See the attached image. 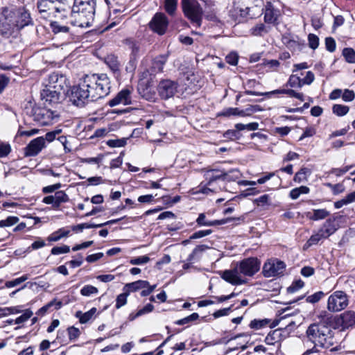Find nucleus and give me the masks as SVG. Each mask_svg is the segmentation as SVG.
<instances>
[{
  "label": "nucleus",
  "instance_id": "nucleus-15",
  "mask_svg": "<svg viewBox=\"0 0 355 355\" xmlns=\"http://www.w3.org/2000/svg\"><path fill=\"white\" fill-rule=\"evenodd\" d=\"M61 97V92L52 89L44 88L41 92V98L44 101V105L47 107L59 103Z\"/></svg>",
  "mask_w": 355,
  "mask_h": 355
},
{
  "label": "nucleus",
  "instance_id": "nucleus-1",
  "mask_svg": "<svg viewBox=\"0 0 355 355\" xmlns=\"http://www.w3.org/2000/svg\"><path fill=\"white\" fill-rule=\"evenodd\" d=\"M110 92V80L107 74L94 73L85 76L76 85L71 87V101L77 106H83L89 101L103 98Z\"/></svg>",
  "mask_w": 355,
  "mask_h": 355
},
{
  "label": "nucleus",
  "instance_id": "nucleus-44",
  "mask_svg": "<svg viewBox=\"0 0 355 355\" xmlns=\"http://www.w3.org/2000/svg\"><path fill=\"white\" fill-rule=\"evenodd\" d=\"M33 311L30 309H26L23 314L15 320V324H22L26 322L32 315Z\"/></svg>",
  "mask_w": 355,
  "mask_h": 355
},
{
  "label": "nucleus",
  "instance_id": "nucleus-30",
  "mask_svg": "<svg viewBox=\"0 0 355 355\" xmlns=\"http://www.w3.org/2000/svg\"><path fill=\"white\" fill-rule=\"evenodd\" d=\"M105 62L112 71L116 72L119 71L120 64L118 61L117 57L115 55H108L105 58Z\"/></svg>",
  "mask_w": 355,
  "mask_h": 355
},
{
  "label": "nucleus",
  "instance_id": "nucleus-24",
  "mask_svg": "<svg viewBox=\"0 0 355 355\" xmlns=\"http://www.w3.org/2000/svg\"><path fill=\"white\" fill-rule=\"evenodd\" d=\"M167 60V56L161 55L156 57L152 64L151 70L153 73L161 72L163 70L164 66Z\"/></svg>",
  "mask_w": 355,
  "mask_h": 355
},
{
  "label": "nucleus",
  "instance_id": "nucleus-11",
  "mask_svg": "<svg viewBox=\"0 0 355 355\" xmlns=\"http://www.w3.org/2000/svg\"><path fill=\"white\" fill-rule=\"evenodd\" d=\"M178 85L176 82L171 80H163L159 82L157 91L162 99H168L173 97L178 92Z\"/></svg>",
  "mask_w": 355,
  "mask_h": 355
},
{
  "label": "nucleus",
  "instance_id": "nucleus-37",
  "mask_svg": "<svg viewBox=\"0 0 355 355\" xmlns=\"http://www.w3.org/2000/svg\"><path fill=\"white\" fill-rule=\"evenodd\" d=\"M130 294L127 292V291H123V293L119 294L116 299V304L115 307L117 309H119L122 306L126 304L127 298Z\"/></svg>",
  "mask_w": 355,
  "mask_h": 355
},
{
  "label": "nucleus",
  "instance_id": "nucleus-28",
  "mask_svg": "<svg viewBox=\"0 0 355 355\" xmlns=\"http://www.w3.org/2000/svg\"><path fill=\"white\" fill-rule=\"evenodd\" d=\"M209 248V247L207 245H200L196 246L193 250L192 252L189 255L187 258V261L192 262L196 259H198L200 257V255Z\"/></svg>",
  "mask_w": 355,
  "mask_h": 355
},
{
  "label": "nucleus",
  "instance_id": "nucleus-54",
  "mask_svg": "<svg viewBox=\"0 0 355 355\" xmlns=\"http://www.w3.org/2000/svg\"><path fill=\"white\" fill-rule=\"evenodd\" d=\"M211 230H199L194 232L192 235L190 236V239H200L205 236H207L212 233Z\"/></svg>",
  "mask_w": 355,
  "mask_h": 355
},
{
  "label": "nucleus",
  "instance_id": "nucleus-13",
  "mask_svg": "<svg viewBox=\"0 0 355 355\" xmlns=\"http://www.w3.org/2000/svg\"><path fill=\"white\" fill-rule=\"evenodd\" d=\"M264 21L267 24H278L279 19L282 16V12L279 9L275 8V6L270 1L266 2L264 10Z\"/></svg>",
  "mask_w": 355,
  "mask_h": 355
},
{
  "label": "nucleus",
  "instance_id": "nucleus-3",
  "mask_svg": "<svg viewBox=\"0 0 355 355\" xmlns=\"http://www.w3.org/2000/svg\"><path fill=\"white\" fill-rule=\"evenodd\" d=\"M2 16L4 20H0V31L6 35H11L15 28H22L31 22L30 14L24 8H6Z\"/></svg>",
  "mask_w": 355,
  "mask_h": 355
},
{
  "label": "nucleus",
  "instance_id": "nucleus-34",
  "mask_svg": "<svg viewBox=\"0 0 355 355\" xmlns=\"http://www.w3.org/2000/svg\"><path fill=\"white\" fill-rule=\"evenodd\" d=\"M349 107L347 105L340 104H335L332 107V112L338 116H345L348 113Z\"/></svg>",
  "mask_w": 355,
  "mask_h": 355
},
{
  "label": "nucleus",
  "instance_id": "nucleus-33",
  "mask_svg": "<svg viewBox=\"0 0 355 355\" xmlns=\"http://www.w3.org/2000/svg\"><path fill=\"white\" fill-rule=\"evenodd\" d=\"M80 293L83 296L90 297L92 295H97L98 293V289L92 285L88 284L84 286L81 288Z\"/></svg>",
  "mask_w": 355,
  "mask_h": 355
},
{
  "label": "nucleus",
  "instance_id": "nucleus-39",
  "mask_svg": "<svg viewBox=\"0 0 355 355\" xmlns=\"http://www.w3.org/2000/svg\"><path fill=\"white\" fill-rule=\"evenodd\" d=\"M270 320L268 319H262V320H257L254 319L252 320L250 323V327L251 329H260L266 325L269 324Z\"/></svg>",
  "mask_w": 355,
  "mask_h": 355
},
{
  "label": "nucleus",
  "instance_id": "nucleus-58",
  "mask_svg": "<svg viewBox=\"0 0 355 355\" xmlns=\"http://www.w3.org/2000/svg\"><path fill=\"white\" fill-rule=\"evenodd\" d=\"M309 45L313 49H315L319 45V38L314 34H309L308 36Z\"/></svg>",
  "mask_w": 355,
  "mask_h": 355
},
{
  "label": "nucleus",
  "instance_id": "nucleus-57",
  "mask_svg": "<svg viewBox=\"0 0 355 355\" xmlns=\"http://www.w3.org/2000/svg\"><path fill=\"white\" fill-rule=\"evenodd\" d=\"M342 98L345 102H351L355 98V93L352 90L346 89L343 92Z\"/></svg>",
  "mask_w": 355,
  "mask_h": 355
},
{
  "label": "nucleus",
  "instance_id": "nucleus-7",
  "mask_svg": "<svg viewBox=\"0 0 355 355\" xmlns=\"http://www.w3.org/2000/svg\"><path fill=\"white\" fill-rule=\"evenodd\" d=\"M349 304L347 294L341 291L334 292L328 298L327 309L331 312H338L345 309Z\"/></svg>",
  "mask_w": 355,
  "mask_h": 355
},
{
  "label": "nucleus",
  "instance_id": "nucleus-52",
  "mask_svg": "<svg viewBox=\"0 0 355 355\" xmlns=\"http://www.w3.org/2000/svg\"><path fill=\"white\" fill-rule=\"evenodd\" d=\"M270 196L268 194H264L257 198H256L254 202L258 205V206H265V205H269L270 204Z\"/></svg>",
  "mask_w": 355,
  "mask_h": 355
},
{
  "label": "nucleus",
  "instance_id": "nucleus-2",
  "mask_svg": "<svg viewBox=\"0 0 355 355\" xmlns=\"http://www.w3.org/2000/svg\"><path fill=\"white\" fill-rule=\"evenodd\" d=\"M261 261L256 257H249L236 263L231 270L223 272L221 277L232 285H241L246 283L242 275L252 277L260 269Z\"/></svg>",
  "mask_w": 355,
  "mask_h": 355
},
{
  "label": "nucleus",
  "instance_id": "nucleus-18",
  "mask_svg": "<svg viewBox=\"0 0 355 355\" xmlns=\"http://www.w3.org/2000/svg\"><path fill=\"white\" fill-rule=\"evenodd\" d=\"M131 91L128 89H122L117 95L110 100L108 105L110 107H114L120 104L126 105L131 103L130 98Z\"/></svg>",
  "mask_w": 355,
  "mask_h": 355
},
{
  "label": "nucleus",
  "instance_id": "nucleus-22",
  "mask_svg": "<svg viewBox=\"0 0 355 355\" xmlns=\"http://www.w3.org/2000/svg\"><path fill=\"white\" fill-rule=\"evenodd\" d=\"M149 286V282L145 280H138L132 283L126 284L123 290L127 291L130 294L131 292H135L142 288H146Z\"/></svg>",
  "mask_w": 355,
  "mask_h": 355
},
{
  "label": "nucleus",
  "instance_id": "nucleus-5",
  "mask_svg": "<svg viewBox=\"0 0 355 355\" xmlns=\"http://www.w3.org/2000/svg\"><path fill=\"white\" fill-rule=\"evenodd\" d=\"M182 8L184 15L198 26L201 25L203 10L197 0H182Z\"/></svg>",
  "mask_w": 355,
  "mask_h": 355
},
{
  "label": "nucleus",
  "instance_id": "nucleus-48",
  "mask_svg": "<svg viewBox=\"0 0 355 355\" xmlns=\"http://www.w3.org/2000/svg\"><path fill=\"white\" fill-rule=\"evenodd\" d=\"M107 144L112 148L123 147L126 144V139H110L107 141Z\"/></svg>",
  "mask_w": 355,
  "mask_h": 355
},
{
  "label": "nucleus",
  "instance_id": "nucleus-59",
  "mask_svg": "<svg viewBox=\"0 0 355 355\" xmlns=\"http://www.w3.org/2000/svg\"><path fill=\"white\" fill-rule=\"evenodd\" d=\"M315 79V76L313 73L311 71H309L306 73V76L304 78H301V82L302 86L304 85H311Z\"/></svg>",
  "mask_w": 355,
  "mask_h": 355
},
{
  "label": "nucleus",
  "instance_id": "nucleus-16",
  "mask_svg": "<svg viewBox=\"0 0 355 355\" xmlns=\"http://www.w3.org/2000/svg\"><path fill=\"white\" fill-rule=\"evenodd\" d=\"M45 144L43 137H39L33 139L25 148V155L28 157L36 156L45 147Z\"/></svg>",
  "mask_w": 355,
  "mask_h": 355
},
{
  "label": "nucleus",
  "instance_id": "nucleus-17",
  "mask_svg": "<svg viewBox=\"0 0 355 355\" xmlns=\"http://www.w3.org/2000/svg\"><path fill=\"white\" fill-rule=\"evenodd\" d=\"M69 200V196L64 191H59L55 192L54 195L44 197L42 202L47 205H52L53 208L58 209L61 203L67 202Z\"/></svg>",
  "mask_w": 355,
  "mask_h": 355
},
{
  "label": "nucleus",
  "instance_id": "nucleus-53",
  "mask_svg": "<svg viewBox=\"0 0 355 355\" xmlns=\"http://www.w3.org/2000/svg\"><path fill=\"white\" fill-rule=\"evenodd\" d=\"M324 296V293L322 291H318L313 295L308 296L306 298V302L314 304L320 301V299H322Z\"/></svg>",
  "mask_w": 355,
  "mask_h": 355
},
{
  "label": "nucleus",
  "instance_id": "nucleus-23",
  "mask_svg": "<svg viewBox=\"0 0 355 355\" xmlns=\"http://www.w3.org/2000/svg\"><path fill=\"white\" fill-rule=\"evenodd\" d=\"M320 230L328 238L332 235L337 230L336 221L334 219L327 220Z\"/></svg>",
  "mask_w": 355,
  "mask_h": 355
},
{
  "label": "nucleus",
  "instance_id": "nucleus-45",
  "mask_svg": "<svg viewBox=\"0 0 355 355\" xmlns=\"http://www.w3.org/2000/svg\"><path fill=\"white\" fill-rule=\"evenodd\" d=\"M19 221V218L17 216H8L5 220H0V227H10Z\"/></svg>",
  "mask_w": 355,
  "mask_h": 355
},
{
  "label": "nucleus",
  "instance_id": "nucleus-62",
  "mask_svg": "<svg viewBox=\"0 0 355 355\" xmlns=\"http://www.w3.org/2000/svg\"><path fill=\"white\" fill-rule=\"evenodd\" d=\"M232 306L228 307V308H225V309H219L216 311H215L212 315L214 318H218L220 317H222V316H225V315H229L230 312L232 310Z\"/></svg>",
  "mask_w": 355,
  "mask_h": 355
},
{
  "label": "nucleus",
  "instance_id": "nucleus-6",
  "mask_svg": "<svg viewBox=\"0 0 355 355\" xmlns=\"http://www.w3.org/2000/svg\"><path fill=\"white\" fill-rule=\"evenodd\" d=\"M59 115L56 111H53L46 106L35 107L33 110V120L41 125H51L56 121Z\"/></svg>",
  "mask_w": 355,
  "mask_h": 355
},
{
  "label": "nucleus",
  "instance_id": "nucleus-29",
  "mask_svg": "<svg viewBox=\"0 0 355 355\" xmlns=\"http://www.w3.org/2000/svg\"><path fill=\"white\" fill-rule=\"evenodd\" d=\"M355 202V191H353L349 194H347L346 196H345L341 200L335 202L334 207L336 209H340L342 207L347 205L348 204L352 203Z\"/></svg>",
  "mask_w": 355,
  "mask_h": 355
},
{
  "label": "nucleus",
  "instance_id": "nucleus-49",
  "mask_svg": "<svg viewBox=\"0 0 355 355\" xmlns=\"http://www.w3.org/2000/svg\"><path fill=\"white\" fill-rule=\"evenodd\" d=\"M150 261V258L147 255L132 258L130 260L132 265H142Z\"/></svg>",
  "mask_w": 355,
  "mask_h": 355
},
{
  "label": "nucleus",
  "instance_id": "nucleus-42",
  "mask_svg": "<svg viewBox=\"0 0 355 355\" xmlns=\"http://www.w3.org/2000/svg\"><path fill=\"white\" fill-rule=\"evenodd\" d=\"M287 85L291 87L301 88L302 87L301 78L297 75H291L288 80Z\"/></svg>",
  "mask_w": 355,
  "mask_h": 355
},
{
  "label": "nucleus",
  "instance_id": "nucleus-8",
  "mask_svg": "<svg viewBox=\"0 0 355 355\" xmlns=\"http://www.w3.org/2000/svg\"><path fill=\"white\" fill-rule=\"evenodd\" d=\"M64 5L58 6L48 0H38L37 8L40 12H49L48 17L53 15L58 19H64L67 17L68 11L64 9Z\"/></svg>",
  "mask_w": 355,
  "mask_h": 355
},
{
  "label": "nucleus",
  "instance_id": "nucleus-27",
  "mask_svg": "<svg viewBox=\"0 0 355 355\" xmlns=\"http://www.w3.org/2000/svg\"><path fill=\"white\" fill-rule=\"evenodd\" d=\"M96 311H97V309L95 307L92 308L89 311H88L85 313H82L81 311H78L76 313V317L79 319V321L80 323L85 324L93 318V316L95 315Z\"/></svg>",
  "mask_w": 355,
  "mask_h": 355
},
{
  "label": "nucleus",
  "instance_id": "nucleus-36",
  "mask_svg": "<svg viewBox=\"0 0 355 355\" xmlns=\"http://www.w3.org/2000/svg\"><path fill=\"white\" fill-rule=\"evenodd\" d=\"M279 331L280 329H277L272 331H270L265 338V343L269 345H274L277 342V338L280 336Z\"/></svg>",
  "mask_w": 355,
  "mask_h": 355
},
{
  "label": "nucleus",
  "instance_id": "nucleus-26",
  "mask_svg": "<svg viewBox=\"0 0 355 355\" xmlns=\"http://www.w3.org/2000/svg\"><path fill=\"white\" fill-rule=\"evenodd\" d=\"M327 238V237L319 229L318 231L313 234L306 241V243L304 245V249H308L311 246L318 244L320 241Z\"/></svg>",
  "mask_w": 355,
  "mask_h": 355
},
{
  "label": "nucleus",
  "instance_id": "nucleus-35",
  "mask_svg": "<svg viewBox=\"0 0 355 355\" xmlns=\"http://www.w3.org/2000/svg\"><path fill=\"white\" fill-rule=\"evenodd\" d=\"M283 42L288 49L291 50L295 51L300 49V42L294 38H291L288 36H284L283 37Z\"/></svg>",
  "mask_w": 355,
  "mask_h": 355
},
{
  "label": "nucleus",
  "instance_id": "nucleus-64",
  "mask_svg": "<svg viewBox=\"0 0 355 355\" xmlns=\"http://www.w3.org/2000/svg\"><path fill=\"white\" fill-rule=\"evenodd\" d=\"M291 131V128L288 126L277 127L273 130L275 134L279 135L280 136H286Z\"/></svg>",
  "mask_w": 355,
  "mask_h": 355
},
{
  "label": "nucleus",
  "instance_id": "nucleus-25",
  "mask_svg": "<svg viewBox=\"0 0 355 355\" xmlns=\"http://www.w3.org/2000/svg\"><path fill=\"white\" fill-rule=\"evenodd\" d=\"M329 214V211L325 209H313V211L306 213V217L312 220H318L324 219Z\"/></svg>",
  "mask_w": 355,
  "mask_h": 355
},
{
  "label": "nucleus",
  "instance_id": "nucleus-31",
  "mask_svg": "<svg viewBox=\"0 0 355 355\" xmlns=\"http://www.w3.org/2000/svg\"><path fill=\"white\" fill-rule=\"evenodd\" d=\"M268 32L269 28L262 23L257 24L250 30V34L254 36H263Z\"/></svg>",
  "mask_w": 355,
  "mask_h": 355
},
{
  "label": "nucleus",
  "instance_id": "nucleus-60",
  "mask_svg": "<svg viewBox=\"0 0 355 355\" xmlns=\"http://www.w3.org/2000/svg\"><path fill=\"white\" fill-rule=\"evenodd\" d=\"M69 338L71 340H76L80 336V330L74 327H70L67 329Z\"/></svg>",
  "mask_w": 355,
  "mask_h": 355
},
{
  "label": "nucleus",
  "instance_id": "nucleus-56",
  "mask_svg": "<svg viewBox=\"0 0 355 355\" xmlns=\"http://www.w3.org/2000/svg\"><path fill=\"white\" fill-rule=\"evenodd\" d=\"M239 60V55L235 52H231L225 57V61L233 66L237 64Z\"/></svg>",
  "mask_w": 355,
  "mask_h": 355
},
{
  "label": "nucleus",
  "instance_id": "nucleus-61",
  "mask_svg": "<svg viewBox=\"0 0 355 355\" xmlns=\"http://www.w3.org/2000/svg\"><path fill=\"white\" fill-rule=\"evenodd\" d=\"M304 286V282L302 280L295 281L291 286L287 288L288 293H293Z\"/></svg>",
  "mask_w": 355,
  "mask_h": 355
},
{
  "label": "nucleus",
  "instance_id": "nucleus-19",
  "mask_svg": "<svg viewBox=\"0 0 355 355\" xmlns=\"http://www.w3.org/2000/svg\"><path fill=\"white\" fill-rule=\"evenodd\" d=\"M230 175L229 173H225L224 171H220L218 170H209L207 171L205 173V178L207 180V184L209 186L214 185V182L218 180L224 181L227 178V176Z\"/></svg>",
  "mask_w": 355,
  "mask_h": 355
},
{
  "label": "nucleus",
  "instance_id": "nucleus-14",
  "mask_svg": "<svg viewBox=\"0 0 355 355\" xmlns=\"http://www.w3.org/2000/svg\"><path fill=\"white\" fill-rule=\"evenodd\" d=\"M46 81L47 83L44 86L45 87L61 92L66 85V78L57 73L50 74Z\"/></svg>",
  "mask_w": 355,
  "mask_h": 355
},
{
  "label": "nucleus",
  "instance_id": "nucleus-50",
  "mask_svg": "<svg viewBox=\"0 0 355 355\" xmlns=\"http://www.w3.org/2000/svg\"><path fill=\"white\" fill-rule=\"evenodd\" d=\"M101 225L94 224V223H82L73 226L72 230L73 231H83V229L97 228L101 227Z\"/></svg>",
  "mask_w": 355,
  "mask_h": 355
},
{
  "label": "nucleus",
  "instance_id": "nucleus-46",
  "mask_svg": "<svg viewBox=\"0 0 355 355\" xmlns=\"http://www.w3.org/2000/svg\"><path fill=\"white\" fill-rule=\"evenodd\" d=\"M308 173L309 170L306 168H301L295 173L293 180L295 182L300 183L301 182L306 180V175Z\"/></svg>",
  "mask_w": 355,
  "mask_h": 355
},
{
  "label": "nucleus",
  "instance_id": "nucleus-40",
  "mask_svg": "<svg viewBox=\"0 0 355 355\" xmlns=\"http://www.w3.org/2000/svg\"><path fill=\"white\" fill-rule=\"evenodd\" d=\"M343 55L349 63H355V51L352 48H345L343 51Z\"/></svg>",
  "mask_w": 355,
  "mask_h": 355
},
{
  "label": "nucleus",
  "instance_id": "nucleus-32",
  "mask_svg": "<svg viewBox=\"0 0 355 355\" xmlns=\"http://www.w3.org/2000/svg\"><path fill=\"white\" fill-rule=\"evenodd\" d=\"M310 191V189L306 186H301L300 187H297L293 189L289 193V196L293 200L297 199L301 194H307Z\"/></svg>",
  "mask_w": 355,
  "mask_h": 355
},
{
  "label": "nucleus",
  "instance_id": "nucleus-12",
  "mask_svg": "<svg viewBox=\"0 0 355 355\" xmlns=\"http://www.w3.org/2000/svg\"><path fill=\"white\" fill-rule=\"evenodd\" d=\"M168 21L164 13H156L149 23L150 28L157 34L164 35L168 28Z\"/></svg>",
  "mask_w": 355,
  "mask_h": 355
},
{
  "label": "nucleus",
  "instance_id": "nucleus-55",
  "mask_svg": "<svg viewBox=\"0 0 355 355\" xmlns=\"http://www.w3.org/2000/svg\"><path fill=\"white\" fill-rule=\"evenodd\" d=\"M51 26L53 28V32H55V33H60V32L67 33L69 31L68 26H61L56 21H52L51 23Z\"/></svg>",
  "mask_w": 355,
  "mask_h": 355
},
{
  "label": "nucleus",
  "instance_id": "nucleus-38",
  "mask_svg": "<svg viewBox=\"0 0 355 355\" xmlns=\"http://www.w3.org/2000/svg\"><path fill=\"white\" fill-rule=\"evenodd\" d=\"M178 5V0H165L164 8L168 14H175Z\"/></svg>",
  "mask_w": 355,
  "mask_h": 355
},
{
  "label": "nucleus",
  "instance_id": "nucleus-20",
  "mask_svg": "<svg viewBox=\"0 0 355 355\" xmlns=\"http://www.w3.org/2000/svg\"><path fill=\"white\" fill-rule=\"evenodd\" d=\"M234 218H228L221 220H208L206 219V216L204 213H201L198 215L196 219V223L199 226H216L224 225L230 221L234 220Z\"/></svg>",
  "mask_w": 355,
  "mask_h": 355
},
{
  "label": "nucleus",
  "instance_id": "nucleus-63",
  "mask_svg": "<svg viewBox=\"0 0 355 355\" xmlns=\"http://www.w3.org/2000/svg\"><path fill=\"white\" fill-rule=\"evenodd\" d=\"M62 132L61 129H56L53 131L49 132L45 135L44 141L46 140L48 142L53 141L55 139L57 135H59Z\"/></svg>",
  "mask_w": 355,
  "mask_h": 355
},
{
  "label": "nucleus",
  "instance_id": "nucleus-43",
  "mask_svg": "<svg viewBox=\"0 0 355 355\" xmlns=\"http://www.w3.org/2000/svg\"><path fill=\"white\" fill-rule=\"evenodd\" d=\"M28 279V275H24L19 278L15 279L11 281L6 282L5 284V286L7 288H12V287H15V286L21 284L22 282H25Z\"/></svg>",
  "mask_w": 355,
  "mask_h": 355
},
{
  "label": "nucleus",
  "instance_id": "nucleus-41",
  "mask_svg": "<svg viewBox=\"0 0 355 355\" xmlns=\"http://www.w3.org/2000/svg\"><path fill=\"white\" fill-rule=\"evenodd\" d=\"M258 128H259V124H258V123H256V122L250 123L248 124L236 123L235 125V128L238 131L243 130L245 129L250 130V131L256 130L258 129Z\"/></svg>",
  "mask_w": 355,
  "mask_h": 355
},
{
  "label": "nucleus",
  "instance_id": "nucleus-9",
  "mask_svg": "<svg viewBox=\"0 0 355 355\" xmlns=\"http://www.w3.org/2000/svg\"><path fill=\"white\" fill-rule=\"evenodd\" d=\"M286 265L278 259H269L263 266L262 273L265 277H272L284 272Z\"/></svg>",
  "mask_w": 355,
  "mask_h": 355
},
{
  "label": "nucleus",
  "instance_id": "nucleus-10",
  "mask_svg": "<svg viewBox=\"0 0 355 355\" xmlns=\"http://www.w3.org/2000/svg\"><path fill=\"white\" fill-rule=\"evenodd\" d=\"M327 331V328L324 326L314 323L309 327L306 331V335L312 343L315 345H322L323 342L326 340Z\"/></svg>",
  "mask_w": 355,
  "mask_h": 355
},
{
  "label": "nucleus",
  "instance_id": "nucleus-47",
  "mask_svg": "<svg viewBox=\"0 0 355 355\" xmlns=\"http://www.w3.org/2000/svg\"><path fill=\"white\" fill-rule=\"evenodd\" d=\"M222 115L227 116L231 115L245 116H246V114L244 110H240L239 108L235 107L227 109L222 114Z\"/></svg>",
  "mask_w": 355,
  "mask_h": 355
},
{
  "label": "nucleus",
  "instance_id": "nucleus-21",
  "mask_svg": "<svg viewBox=\"0 0 355 355\" xmlns=\"http://www.w3.org/2000/svg\"><path fill=\"white\" fill-rule=\"evenodd\" d=\"M341 325L343 329L355 324V312L347 311L340 315Z\"/></svg>",
  "mask_w": 355,
  "mask_h": 355
},
{
  "label": "nucleus",
  "instance_id": "nucleus-4",
  "mask_svg": "<svg viewBox=\"0 0 355 355\" xmlns=\"http://www.w3.org/2000/svg\"><path fill=\"white\" fill-rule=\"evenodd\" d=\"M96 0H74L71 11V23L80 27H89L94 19Z\"/></svg>",
  "mask_w": 355,
  "mask_h": 355
},
{
  "label": "nucleus",
  "instance_id": "nucleus-51",
  "mask_svg": "<svg viewBox=\"0 0 355 355\" xmlns=\"http://www.w3.org/2000/svg\"><path fill=\"white\" fill-rule=\"evenodd\" d=\"M70 251L69 246L64 245L62 246H55L51 249V254L58 255L60 254L68 253Z\"/></svg>",
  "mask_w": 355,
  "mask_h": 355
}]
</instances>
